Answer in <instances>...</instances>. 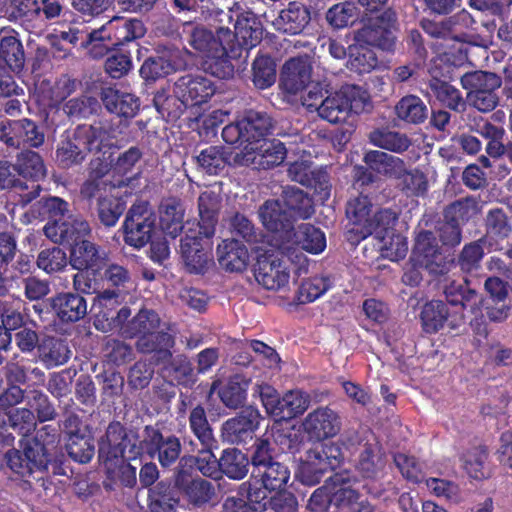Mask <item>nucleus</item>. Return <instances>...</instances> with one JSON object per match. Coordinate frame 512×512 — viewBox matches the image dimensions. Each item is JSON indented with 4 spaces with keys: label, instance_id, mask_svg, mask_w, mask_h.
<instances>
[{
    "label": "nucleus",
    "instance_id": "obj_1",
    "mask_svg": "<svg viewBox=\"0 0 512 512\" xmlns=\"http://www.w3.org/2000/svg\"><path fill=\"white\" fill-rule=\"evenodd\" d=\"M142 454L139 435L119 421L110 422L98 441V459L105 472L104 488L112 491L116 487H134L137 483V468L130 461Z\"/></svg>",
    "mask_w": 512,
    "mask_h": 512
},
{
    "label": "nucleus",
    "instance_id": "obj_2",
    "mask_svg": "<svg viewBox=\"0 0 512 512\" xmlns=\"http://www.w3.org/2000/svg\"><path fill=\"white\" fill-rule=\"evenodd\" d=\"M115 130L107 120L93 125H78L72 133L62 136L55 151V162L61 169L81 165L87 152H100L111 145Z\"/></svg>",
    "mask_w": 512,
    "mask_h": 512
},
{
    "label": "nucleus",
    "instance_id": "obj_3",
    "mask_svg": "<svg viewBox=\"0 0 512 512\" xmlns=\"http://www.w3.org/2000/svg\"><path fill=\"white\" fill-rule=\"evenodd\" d=\"M368 105L370 101L367 91L358 85H346L339 91L326 95L318 115L336 124L344 122L351 113H363Z\"/></svg>",
    "mask_w": 512,
    "mask_h": 512
},
{
    "label": "nucleus",
    "instance_id": "obj_4",
    "mask_svg": "<svg viewBox=\"0 0 512 512\" xmlns=\"http://www.w3.org/2000/svg\"><path fill=\"white\" fill-rule=\"evenodd\" d=\"M343 460L344 455L338 444L316 446L307 451L305 460L298 465L296 477L305 485L315 486L326 473L340 467Z\"/></svg>",
    "mask_w": 512,
    "mask_h": 512
},
{
    "label": "nucleus",
    "instance_id": "obj_5",
    "mask_svg": "<svg viewBox=\"0 0 512 512\" xmlns=\"http://www.w3.org/2000/svg\"><path fill=\"white\" fill-rule=\"evenodd\" d=\"M157 216L148 201H136L126 212L120 228L124 243L140 250L149 244L157 229Z\"/></svg>",
    "mask_w": 512,
    "mask_h": 512
},
{
    "label": "nucleus",
    "instance_id": "obj_6",
    "mask_svg": "<svg viewBox=\"0 0 512 512\" xmlns=\"http://www.w3.org/2000/svg\"><path fill=\"white\" fill-rule=\"evenodd\" d=\"M461 85L468 90V99L478 111L487 113L498 106V89L502 85L498 74L482 70L467 72L461 77Z\"/></svg>",
    "mask_w": 512,
    "mask_h": 512
},
{
    "label": "nucleus",
    "instance_id": "obj_7",
    "mask_svg": "<svg viewBox=\"0 0 512 512\" xmlns=\"http://www.w3.org/2000/svg\"><path fill=\"white\" fill-rule=\"evenodd\" d=\"M397 26V15L391 8L384 10L380 15L369 18L356 33L358 42L377 47L383 51L392 52L396 45L394 31Z\"/></svg>",
    "mask_w": 512,
    "mask_h": 512
},
{
    "label": "nucleus",
    "instance_id": "obj_8",
    "mask_svg": "<svg viewBox=\"0 0 512 512\" xmlns=\"http://www.w3.org/2000/svg\"><path fill=\"white\" fill-rule=\"evenodd\" d=\"M144 439L141 441L143 453L151 458H157L163 468L174 465L181 454L182 445L180 439L173 435H164L159 429L153 426H145Z\"/></svg>",
    "mask_w": 512,
    "mask_h": 512
},
{
    "label": "nucleus",
    "instance_id": "obj_9",
    "mask_svg": "<svg viewBox=\"0 0 512 512\" xmlns=\"http://www.w3.org/2000/svg\"><path fill=\"white\" fill-rule=\"evenodd\" d=\"M0 140L9 147L38 148L44 143L45 136L37 123L31 119H6L0 122Z\"/></svg>",
    "mask_w": 512,
    "mask_h": 512
},
{
    "label": "nucleus",
    "instance_id": "obj_10",
    "mask_svg": "<svg viewBox=\"0 0 512 512\" xmlns=\"http://www.w3.org/2000/svg\"><path fill=\"white\" fill-rule=\"evenodd\" d=\"M213 244L196 232L187 233L180 243V252L190 273L204 274L213 263Z\"/></svg>",
    "mask_w": 512,
    "mask_h": 512
},
{
    "label": "nucleus",
    "instance_id": "obj_11",
    "mask_svg": "<svg viewBox=\"0 0 512 512\" xmlns=\"http://www.w3.org/2000/svg\"><path fill=\"white\" fill-rule=\"evenodd\" d=\"M47 303L55 319L62 325L74 324L88 314L87 299L78 292H58L48 298Z\"/></svg>",
    "mask_w": 512,
    "mask_h": 512
},
{
    "label": "nucleus",
    "instance_id": "obj_12",
    "mask_svg": "<svg viewBox=\"0 0 512 512\" xmlns=\"http://www.w3.org/2000/svg\"><path fill=\"white\" fill-rule=\"evenodd\" d=\"M262 419L259 410L253 406L244 407L236 416L222 424L221 432L225 441L231 444L251 440Z\"/></svg>",
    "mask_w": 512,
    "mask_h": 512
},
{
    "label": "nucleus",
    "instance_id": "obj_13",
    "mask_svg": "<svg viewBox=\"0 0 512 512\" xmlns=\"http://www.w3.org/2000/svg\"><path fill=\"white\" fill-rule=\"evenodd\" d=\"M256 281L267 290H279L289 282L285 263L273 253L260 254L253 266Z\"/></svg>",
    "mask_w": 512,
    "mask_h": 512
},
{
    "label": "nucleus",
    "instance_id": "obj_14",
    "mask_svg": "<svg viewBox=\"0 0 512 512\" xmlns=\"http://www.w3.org/2000/svg\"><path fill=\"white\" fill-rule=\"evenodd\" d=\"M339 414L329 407H318L307 414L302 422L310 440L324 441L335 437L341 430Z\"/></svg>",
    "mask_w": 512,
    "mask_h": 512
},
{
    "label": "nucleus",
    "instance_id": "obj_15",
    "mask_svg": "<svg viewBox=\"0 0 512 512\" xmlns=\"http://www.w3.org/2000/svg\"><path fill=\"white\" fill-rule=\"evenodd\" d=\"M173 92L184 99L187 106H198L208 102L215 94L216 86L212 80L201 74H186L174 83Z\"/></svg>",
    "mask_w": 512,
    "mask_h": 512
},
{
    "label": "nucleus",
    "instance_id": "obj_16",
    "mask_svg": "<svg viewBox=\"0 0 512 512\" xmlns=\"http://www.w3.org/2000/svg\"><path fill=\"white\" fill-rule=\"evenodd\" d=\"M233 28V44H235L236 47H241V53H245V62L249 51L256 47L262 40V23L254 12L242 11L241 9L233 24Z\"/></svg>",
    "mask_w": 512,
    "mask_h": 512
},
{
    "label": "nucleus",
    "instance_id": "obj_17",
    "mask_svg": "<svg viewBox=\"0 0 512 512\" xmlns=\"http://www.w3.org/2000/svg\"><path fill=\"white\" fill-rule=\"evenodd\" d=\"M90 233V225L84 219L47 222L44 226V234L47 238L54 243L68 245L70 248Z\"/></svg>",
    "mask_w": 512,
    "mask_h": 512
},
{
    "label": "nucleus",
    "instance_id": "obj_18",
    "mask_svg": "<svg viewBox=\"0 0 512 512\" xmlns=\"http://www.w3.org/2000/svg\"><path fill=\"white\" fill-rule=\"evenodd\" d=\"M186 67L179 49H169L162 56H151L144 60L139 73L145 81H156Z\"/></svg>",
    "mask_w": 512,
    "mask_h": 512
},
{
    "label": "nucleus",
    "instance_id": "obj_19",
    "mask_svg": "<svg viewBox=\"0 0 512 512\" xmlns=\"http://www.w3.org/2000/svg\"><path fill=\"white\" fill-rule=\"evenodd\" d=\"M25 66V51L19 33L10 27L0 29V69L20 73Z\"/></svg>",
    "mask_w": 512,
    "mask_h": 512
},
{
    "label": "nucleus",
    "instance_id": "obj_20",
    "mask_svg": "<svg viewBox=\"0 0 512 512\" xmlns=\"http://www.w3.org/2000/svg\"><path fill=\"white\" fill-rule=\"evenodd\" d=\"M103 27L116 48L141 39L147 31L142 20L123 16H114Z\"/></svg>",
    "mask_w": 512,
    "mask_h": 512
},
{
    "label": "nucleus",
    "instance_id": "obj_21",
    "mask_svg": "<svg viewBox=\"0 0 512 512\" xmlns=\"http://www.w3.org/2000/svg\"><path fill=\"white\" fill-rule=\"evenodd\" d=\"M312 67L303 57L287 60L280 75V85L289 94H297L310 83Z\"/></svg>",
    "mask_w": 512,
    "mask_h": 512
},
{
    "label": "nucleus",
    "instance_id": "obj_22",
    "mask_svg": "<svg viewBox=\"0 0 512 512\" xmlns=\"http://www.w3.org/2000/svg\"><path fill=\"white\" fill-rule=\"evenodd\" d=\"M100 98L107 111L124 119H132L140 111V99L136 95L114 87H103Z\"/></svg>",
    "mask_w": 512,
    "mask_h": 512
},
{
    "label": "nucleus",
    "instance_id": "obj_23",
    "mask_svg": "<svg viewBox=\"0 0 512 512\" xmlns=\"http://www.w3.org/2000/svg\"><path fill=\"white\" fill-rule=\"evenodd\" d=\"M310 21V8L301 2L292 1L280 11L273 25L280 32L297 35L305 30Z\"/></svg>",
    "mask_w": 512,
    "mask_h": 512
},
{
    "label": "nucleus",
    "instance_id": "obj_24",
    "mask_svg": "<svg viewBox=\"0 0 512 512\" xmlns=\"http://www.w3.org/2000/svg\"><path fill=\"white\" fill-rule=\"evenodd\" d=\"M105 259L106 255L100 246L86 239L70 248L69 263L78 271H99Z\"/></svg>",
    "mask_w": 512,
    "mask_h": 512
},
{
    "label": "nucleus",
    "instance_id": "obj_25",
    "mask_svg": "<svg viewBox=\"0 0 512 512\" xmlns=\"http://www.w3.org/2000/svg\"><path fill=\"white\" fill-rule=\"evenodd\" d=\"M242 57L241 47H236L231 43L224 45L222 51L207 54L202 62V68L205 73L218 79L227 80L234 76L235 68L231 60Z\"/></svg>",
    "mask_w": 512,
    "mask_h": 512
},
{
    "label": "nucleus",
    "instance_id": "obj_26",
    "mask_svg": "<svg viewBox=\"0 0 512 512\" xmlns=\"http://www.w3.org/2000/svg\"><path fill=\"white\" fill-rule=\"evenodd\" d=\"M37 355L47 369L66 364L72 351L68 341L58 336L45 335L37 345Z\"/></svg>",
    "mask_w": 512,
    "mask_h": 512
},
{
    "label": "nucleus",
    "instance_id": "obj_27",
    "mask_svg": "<svg viewBox=\"0 0 512 512\" xmlns=\"http://www.w3.org/2000/svg\"><path fill=\"white\" fill-rule=\"evenodd\" d=\"M174 346V336L165 331L155 330L148 335H143L136 341L137 350L143 354H153V360L156 364L170 360Z\"/></svg>",
    "mask_w": 512,
    "mask_h": 512
},
{
    "label": "nucleus",
    "instance_id": "obj_28",
    "mask_svg": "<svg viewBox=\"0 0 512 512\" xmlns=\"http://www.w3.org/2000/svg\"><path fill=\"white\" fill-rule=\"evenodd\" d=\"M181 499V490L174 482L160 481L148 489L150 512H176Z\"/></svg>",
    "mask_w": 512,
    "mask_h": 512
},
{
    "label": "nucleus",
    "instance_id": "obj_29",
    "mask_svg": "<svg viewBox=\"0 0 512 512\" xmlns=\"http://www.w3.org/2000/svg\"><path fill=\"white\" fill-rule=\"evenodd\" d=\"M219 265L227 272H243L250 259L247 247L236 239H225L217 247Z\"/></svg>",
    "mask_w": 512,
    "mask_h": 512
},
{
    "label": "nucleus",
    "instance_id": "obj_30",
    "mask_svg": "<svg viewBox=\"0 0 512 512\" xmlns=\"http://www.w3.org/2000/svg\"><path fill=\"white\" fill-rule=\"evenodd\" d=\"M159 214L163 232L176 238L184 228L185 209L181 199L174 196L163 198L159 206Z\"/></svg>",
    "mask_w": 512,
    "mask_h": 512
},
{
    "label": "nucleus",
    "instance_id": "obj_31",
    "mask_svg": "<svg viewBox=\"0 0 512 512\" xmlns=\"http://www.w3.org/2000/svg\"><path fill=\"white\" fill-rule=\"evenodd\" d=\"M37 451L38 449L32 448L29 443L23 452L16 449L9 450L5 454L8 467L21 477L31 476L47 465Z\"/></svg>",
    "mask_w": 512,
    "mask_h": 512
},
{
    "label": "nucleus",
    "instance_id": "obj_32",
    "mask_svg": "<svg viewBox=\"0 0 512 512\" xmlns=\"http://www.w3.org/2000/svg\"><path fill=\"white\" fill-rule=\"evenodd\" d=\"M447 302L452 306H459L462 310H468L472 314L480 312V298L477 292L469 286L466 278L453 280L444 287Z\"/></svg>",
    "mask_w": 512,
    "mask_h": 512
},
{
    "label": "nucleus",
    "instance_id": "obj_33",
    "mask_svg": "<svg viewBox=\"0 0 512 512\" xmlns=\"http://www.w3.org/2000/svg\"><path fill=\"white\" fill-rule=\"evenodd\" d=\"M332 507L338 512H348L361 498L358 490L351 487L347 473H334L330 476Z\"/></svg>",
    "mask_w": 512,
    "mask_h": 512
},
{
    "label": "nucleus",
    "instance_id": "obj_34",
    "mask_svg": "<svg viewBox=\"0 0 512 512\" xmlns=\"http://www.w3.org/2000/svg\"><path fill=\"white\" fill-rule=\"evenodd\" d=\"M259 217L263 226L270 232L293 230V221L279 200H266L259 208Z\"/></svg>",
    "mask_w": 512,
    "mask_h": 512
},
{
    "label": "nucleus",
    "instance_id": "obj_35",
    "mask_svg": "<svg viewBox=\"0 0 512 512\" xmlns=\"http://www.w3.org/2000/svg\"><path fill=\"white\" fill-rule=\"evenodd\" d=\"M241 120L247 145L259 143L272 134L273 119L265 111L248 110Z\"/></svg>",
    "mask_w": 512,
    "mask_h": 512
},
{
    "label": "nucleus",
    "instance_id": "obj_36",
    "mask_svg": "<svg viewBox=\"0 0 512 512\" xmlns=\"http://www.w3.org/2000/svg\"><path fill=\"white\" fill-rule=\"evenodd\" d=\"M176 484L181 490V496L184 495L194 506H202L208 503L215 495L214 485L202 478H187L180 474L176 478Z\"/></svg>",
    "mask_w": 512,
    "mask_h": 512
},
{
    "label": "nucleus",
    "instance_id": "obj_37",
    "mask_svg": "<svg viewBox=\"0 0 512 512\" xmlns=\"http://www.w3.org/2000/svg\"><path fill=\"white\" fill-rule=\"evenodd\" d=\"M250 382V379L241 374L230 376L218 390V396L224 406L230 409L243 407Z\"/></svg>",
    "mask_w": 512,
    "mask_h": 512
},
{
    "label": "nucleus",
    "instance_id": "obj_38",
    "mask_svg": "<svg viewBox=\"0 0 512 512\" xmlns=\"http://www.w3.org/2000/svg\"><path fill=\"white\" fill-rule=\"evenodd\" d=\"M371 209L372 203L368 196L360 195L347 202L346 217L349 221V225H351L348 232L354 235V237H350L349 239H353L356 242L362 240L360 239V229L368 224Z\"/></svg>",
    "mask_w": 512,
    "mask_h": 512
},
{
    "label": "nucleus",
    "instance_id": "obj_39",
    "mask_svg": "<svg viewBox=\"0 0 512 512\" xmlns=\"http://www.w3.org/2000/svg\"><path fill=\"white\" fill-rule=\"evenodd\" d=\"M364 162L376 174L398 178L405 166L404 160L383 151L372 150L364 155Z\"/></svg>",
    "mask_w": 512,
    "mask_h": 512
},
{
    "label": "nucleus",
    "instance_id": "obj_40",
    "mask_svg": "<svg viewBox=\"0 0 512 512\" xmlns=\"http://www.w3.org/2000/svg\"><path fill=\"white\" fill-rule=\"evenodd\" d=\"M160 323L161 319L156 311L143 308L121 327V331L126 338H140L157 330Z\"/></svg>",
    "mask_w": 512,
    "mask_h": 512
},
{
    "label": "nucleus",
    "instance_id": "obj_41",
    "mask_svg": "<svg viewBox=\"0 0 512 512\" xmlns=\"http://www.w3.org/2000/svg\"><path fill=\"white\" fill-rule=\"evenodd\" d=\"M395 114L405 124L419 125L427 120L429 110L420 97L406 95L395 105Z\"/></svg>",
    "mask_w": 512,
    "mask_h": 512
},
{
    "label": "nucleus",
    "instance_id": "obj_42",
    "mask_svg": "<svg viewBox=\"0 0 512 512\" xmlns=\"http://www.w3.org/2000/svg\"><path fill=\"white\" fill-rule=\"evenodd\" d=\"M282 199L291 219H308L314 213L312 199L299 188L286 187L283 190Z\"/></svg>",
    "mask_w": 512,
    "mask_h": 512
},
{
    "label": "nucleus",
    "instance_id": "obj_43",
    "mask_svg": "<svg viewBox=\"0 0 512 512\" xmlns=\"http://www.w3.org/2000/svg\"><path fill=\"white\" fill-rule=\"evenodd\" d=\"M259 471V474H251V480L268 488L269 492L284 488L290 479L288 467L275 460Z\"/></svg>",
    "mask_w": 512,
    "mask_h": 512
},
{
    "label": "nucleus",
    "instance_id": "obj_44",
    "mask_svg": "<svg viewBox=\"0 0 512 512\" xmlns=\"http://www.w3.org/2000/svg\"><path fill=\"white\" fill-rule=\"evenodd\" d=\"M384 467L381 447L377 443H365L358 456L356 470L366 479H375Z\"/></svg>",
    "mask_w": 512,
    "mask_h": 512
},
{
    "label": "nucleus",
    "instance_id": "obj_45",
    "mask_svg": "<svg viewBox=\"0 0 512 512\" xmlns=\"http://www.w3.org/2000/svg\"><path fill=\"white\" fill-rule=\"evenodd\" d=\"M249 458L237 448L224 449L220 456L221 475L232 480L243 479L249 471Z\"/></svg>",
    "mask_w": 512,
    "mask_h": 512
},
{
    "label": "nucleus",
    "instance_id": "obj_46",
    "mask_svg": "<svg viewBox=\"0 0 512 512\" xmlns=\"http://www.w3.org/2000/svg\"><path fill=\"white\" fill-rule=\"evenodd\" d=\"M241 7L235 3L233 7H229L227 10L220 8H212L208 13L209 25L215 29V33L225 40L227 44H233V30L231 26L235 23L238 13H240Z\"/></svg>",
    "mask_w": 512,
    "mask_h": 512
},
{
    "label": "nucleus",
    "instance_id": "obj_47",
    "mask_svg": "<svg viewBox=\"0 0 512 512\" xmlns=\"http://www.w3.org/2000/svg\"><path fill=\"white\" fill-rule=\"evenodd\" d=\"M347 67L358 74H367L375 70L379 60L374 50L367 44H354L348 48Z\"/></svg>",
    "mask_w": 512,
    "mask_h": 512
},
{
    "label": "nucleus",
    "instance_id": "obj_48",
    "mask_svg": "<svg viewBox=\"0 0 512 512\" xmlns=\"http://www.w3.org/2000/svg\"><path fill=\"white\" fill-rule=\"evenodd\" d=\"M231 152L223 146H209L196 156L198 166L209 175L220 174L230 163Z\"/></svg>",
    "mask_w": 512,
    "mask_h": 512
},
{
    "label": "nucleus",
    "instance_id": "obj_49",
    "mask_svg": "<svg viewBox=\"0 0 512 512\" xmlns=\"http://www.w3.org/2000/svg\"><path fill=\"white\" fill-rule=\"evenodd\" d=\"M189 45L196 51L202 53L204 58L207 54L217 53L223 50L227 42L211 30L202 26H193L188 38Z\"/></svg>",
    "mask_w": 512,
    "mask_h": 512
},
{
    "label": "nucleus",
    "instance_id": "obj_50",
    "mask_svg": "<svg viewBox=\"0 0 512 512\" xmlns=\"http://www.w3.org/2000/svg\"><path fill=\"white\" fill-rule=\"evenodd\" d=\"M275 417L280 420H291L302 415L310 405V396L300 390L286 392L280 400Z\"/></svg>",
    "mask_w": 512,
    "mask_h": 512
},
{
    "label": "nucleus",
    "instance_id": "obj_51",
    "mask_svg": "<svg viewBox=\"0 0 512 512\" xmlns=\"http://www.w3.org/2000/svg\"><path fill=\"white\" fill-rule=\"evenodd\" d=\"M293 235L295 243L310 254H319L326 248L324 232L312 224H300Z\"/></svg>",
    "mask_w": 512,
    "mask_h": 512
},
{
    "label": "nucleus",
    "instance_id": "obj_52",
    "mask_svg": "<svg viewBox=\"0 0 512 512\" xmlns=\"http://www.w3.org/2000/svg\"><path fill=\"white\" fill-rule=\"evenodd\" d=\"M163 372L179 385L191 387L196 381L194 367L190 359L184 354L172 356L170 360L163 363Z\"/></svg>",
    "mask_w": 512,
    "mask_h": 512
},
{
    "label": "nucleus",
    "instance_id": "obj_53",
    "mask_svg": "<svg viewBox=\"0 0 512 512\" xmlns=\"http://www.w3.org/2000/svg\"><path fill=\"white\" fill-rule=\"evenodd\" d=\"M369 142L376 147L394 153H402L411 145V141L406 134L391 131L388 128H378L370 132Z\"/></svg>",
    "mask_w": 512,
    "mask_h": 512
},
{
    "label": "nucleus",
    "instance_id": "obj_54",
    "mask_svg": "<svg viewBox=\"0 0 512 512\" xmlns=\"http://www.w3.org/2000/svg\"><path fill=\"white\" fill-rule=\"evenodd\" d=\"M100 386V396L102 402L115 403L123 396L125 379L121 372L117 370H104L95 376Z\"/></svg>",
    "mask_w": 512,
    "mask_h": 512
},
{
    "label": "nucleus",
    "instance_id": "obj_55",
    "mask_svg": "<svg viewBox=\"0 0 512 512\" xmlns=\"http://www.w3.org/2000/svg\"><path fill=\"white\" fill-rule=\"evenodd\" d=\"M251 149L256 150L255 162L265 170L282 164L287 156V149L284 143L277 139L264 141L259 148L251 147Z\"/></svg>",
    "mask_w": 512,
    "mask_h": 512
},
{
    "label": "nucleus",
    "instance_id": "obj_56",
    "mask_svg": "<svg viewBox=\"0 0 512 512\" xmlns=\"http://www.w3.org/2000/svg\"><path fill=\"white\" fill-rule=\"evenodd\" d=\"M485 238L466 243L457 258H455L454 266L465 274L477 272L481 267L482 259L485 255L484 244Z\"/></svg>",
    "mask_w": 512,
    "mask_h": 512
},
{
    "label": "nucleus",
    "instance_id": "obj_57",
    "mask_svg": "<svg viewBox=\"0 0 512 512\" xmlns=\"http://www.w3.org/2000/svg\"><path fill=\"white\" fill-rule=\"evenodd\" d=\"M485 235L482 238L487 240H503L508 238L512 232V225L509 217L502 208L490 209L484 219Z\"/></svg>",
    "mask_w": 512,
    "mask_h": 512
},
{
    "label": "nucleus",
    "instance_id": "obj_58",
    "mask_svg": "<svg viewBox=\"0 0 512 512\" xmlns=\"http://www.w3.org/2000/svg\"><path fill=\"white\" fill-rule=\"evenodd\" d=\"M142 157L143 152L138 146H131L119 154L115 163L113 164V173L120 176V179L112 184L113 187L120 188L130 184L132 177L129 174L132 173L135 165L141 160Z\"/></svg>",
    "mask_w": 512,
    "mask_h": 512
},
{
    "label": "nucleus",
    "instance_id": "obj_59",
    "mask_svg": "<svg viewBox=\"0 0 512 512\" xmlns=\"http://www.w3.org/2000/svg\"><path fill=\"white\" fill-rule=\"evenodd\" d=\"M276 62L267 54H258L252 63L251 80L257 89L264 90L276 82Z\"/></svg>",
    "mask_w": 512,
    "mask_h": 512
},
{
    "label": "nucleus",
    "instance_id": "obj_60",
    "mask_svg": "<svg viewBox=\"0 0 512 512\" xmlns=\"http://www.w3.org/2000/svg\"><path fill=\"white\" fill-rule=\"evenodd\" d=\"M97 217L106 228L114 227L126 210V202L122 197L103 196L97 200Z\"/></svg>",
    "mask_w": 512,
    "mask_h": 512
},
{
    "label": "nucleus",
    "instance_id": "obj_61",
    "mask_svg": "<svg viewBox=\"0 0 512 512\" xmlns=\"http://www.w3.org/2000/svg\"><path fill=\"white\" fill-rule=\"evenodd\" d=\"M153 104L162 117L170 121L179 119L188 108L184 99H180L179 95L175 92L169 94L164 89L155 93Z\"/></svg>",
    "mask_w": 512,
    "mask_h": 512
},
{
    "label": "nucleus",
    "instance_id": "obj_62",
    "mask_svg": "<svg viewBox=\"0 0 512 512\" xmlns=\"http://www.w3.org/2000/svg\"><path fill=\"white\" fill-rule=\"evenodd\" d=\"M397 220L398 214L393 209H379L373 217H370L368 224L360 229V239L364 240L374 233L384 238L390 230L394 229Z\"/></svg>",
    "mask_w": 512,
    "mask_h": 512
},
{
    "label": "nucleus",
    "instance_id": "obj_63",
    "mask_svg": "<svg viewBox=\"0 0 512 512\" xmlns=\"http://www.w3.org/2000/svg\"><path fill=\"white\" fill-rule=\"evenodd\" d=\"M420 318L424 332L436 333L443 328L448 318L447 305L441 300H432L424 305Z\"/></svg>",
    "mask_w": 512,
    "mask_h": 512
},
{
    "label": "nucleus",
    "instance_id": "obj_64",
    "mask_svg": "<svg viewBox=\"0 0 512 512\" xmlns=\"http://www.w3.org/2000/svg\"><path fill=\"white\" fill-rule=\"evenodd\" d=\"M15 168L19 175L34 181L43 179L46 175L42 157L32 150H24L17 156Z\"/></svg>",
    "mask_w": 512,
    "mask_h": 512
}]
</instances>
